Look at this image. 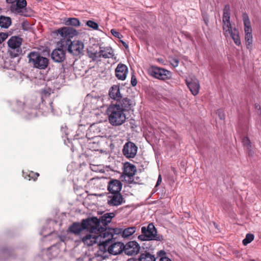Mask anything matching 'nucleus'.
Segmentation results:
<instances>
[{"mask_svg": "<svg viewBox=\"0 0 261 261\" xmlns=\"http://www.w3.org/2000/svg\"><path fill=\"white\" fill-rule=\"evenodd\" d=\"M58 33L63 38L62 39V44L65 45L64 42H66V45H68V51L74 56H79L82 55L84 51V44L79 40L71 41L70 39L76 36L78 32L71 27H65L62 28L57 31Z\"/></svg>", "mask_w": 261, "mask_h": 261, "instance_id": "1", "label": "nucleus"}, {"mask_svg": "<svg viewBox=\"0 0 261 261\" xmlns=\"http://www.w3.org/2000/svg\"><path fill=\"white\" fill-rule=\"evenodd\" d=\"M94 224L90 226L91 229H87V233L81 238L84 245L87 246H92L94 244H98L100 241L103 239L105 230L106 229L100 226V221L96 218Z\"/></svg>", "mask_w": 261, "mask_h": 261, "instance_id": "2", "label": "nucleus"}, {"mask_svg": "<svg viewBox=\"0 0 261 261\" xmlns=\"http://www.w3.org/2000/svg\"><path fill=\"white\" fill-rule=\"evenodd\" d=\"M230 8L229 5H225L223 9L222 17L223 33L225 37H230L237 46H240L241 41L239 31L236 27L232 28L230 21Z\"/></svg>", "mask_w": 261, "mask_h": 261, "instance_id": "3", "label": "nucleus"}, {"mask_svg": "<svg viewBox=\"0 0 261 261\" xmlns=\"http://www.w3.org/2000/svg\"><path fill=\"white\" fill-rule=\"evenodd\" d=\"M109 123L114 126L123 124L126 119V115L118 105H110L107 110Z\"/></svg>", "mask_w": 261, "mask_h": 261, "instance_id": "4", "label": "nucleus"}, {"mask_svg": "<svg viewBox=\"0 0 261 261\" xmlns=\"http://www.w3.org/2000/svg\"><path fill=\"white\" fill-rule=\"evenodd\" d=\"M113 238V233L109 229H106L103 239L98 243L97 250L94 253V257L97 258L98 260H103L109 255L108 247L111 239Z\"/></svg>", "mask_w": 261, "mask_h": 261, "instance_id": "5", "label": "nucleus"}, {"mask_svg": "<svg viewBox=\"0 0 261 261\" xmlns=\"http://www.w3.org/2000/svg\"><path fill=\"white\" fill-rule=\"evenodd\" d=\"M142 234L138 236V239L141 241L156 240L162 241L163 237L157 234V230L152 223H150L147 227L143 226L141 228Z\"/></svg>", "mask_w": 261, "mask_h": 261, "instance_id": "6", "label": "nucleus"}, {"mask_svg": "<svg viewBox=\"0 0 261 261\" xmlns=\"http://www.w3.org/2000/svg\"><path fill=\"white\" fill-rule=\"evenodd\" d=\"M28 63L33 67L39 69H45L49 63V60L42 56L39 52L31 51L27 56Z\"/></svg>", "mask_w": 261, "mask_h": 261, "instance_id": "7", "label": "nucleus"}, {"mask_svg": "<svg viewBox=\"0 0 261 261\" xmlns=\"http://www.w3.org/2000/svg\"><path fill=\"white\" fill-rule=\"evenodd\" d=\"M96 220V217H91L86 219H83L81 223L75 222L73 223L68 228L69 231L75 234H79L82 231L87 230V229H91L90 226L94 224Z\"/></svg>", "mask_w": 261, "mask_h": 261, "instance_id": "8", "label": "nucleus"}, {"mask_svg": "<svg viewBox=\"0 0 261 261\" xmlns=\"http://www.w3.org/2000/svg\"><path fill=\"white\" fill-rule=\"evenodd\" d=\"M243 21L244 26L245 40L246 42V47L250 51L252 48V29L251 25V22L249 16L247 13L243 14Z\"/></svg>", "mask_w": 261, "mask_h": 261, "instance_id": "9", "label": "nucleus"}, {"mask_svg": "<svg viewBox=\"0 0 261 261\" xmlns=\"http://www.w3.org/2000/svg\"><path fill=\"white\" fill-rule=\"evenodd\" d=\"M21 38L17 36H13L8 40V45L10 47L9 51L12 57H16L21 54Z\"/></svg>", "mask_w": 261, "mask_h": 261, "instance_id": "10", "label": "nucleus"}, {"mask_svg": "<svg viewBox=\"0 0 261 261\" xmlns=\"http://www.w3.org/2000/svg\"><path fill=\"white\" fill-rule=\"evenodd\" d=\"M149 72L151 76L161 80H169L172 76L170 71L155 66H151L149 69Z\"/></svg>", "mask_w": 261, "mask_h": 261, "instance_id": "11", "label": "nucleus"}, {"mask_svg": "<svg viewBox=\"0 0 261 261\" xmlns=\"http://www.w3.org/2000/svg\"><path fill=\"white\" fill-rule=\"evenodd\" d=\"M136 171L137 170L135 165L126 162L123 165V174L121 176V178L128 182H132Z\"/></svg>", "mask_w": 261, "mask_h": 261, "instance_id": "12", "label": "nucleus"}, {"mask_svg": "<svg viewBox=\"0 0 261 261\" xmlns=\"http://www.w3.org/2000/svg\"><path fill=\"white\" fill-rule=\"evenodd\" d=\"M138 151V147L136 144L130 141H128L123 146L122 152L123 155L127 159L134 158Z\"/></svg>", "mask_w": 261, "mask_h": 261, "instance_id": "13", "label": "nucleus"}, {"mask_svg": "<svg viewBox=\"0 0 261 261\" xmlns=\"http://www.w3.org/2000/svg\"><path fill=\"white\" fill-rule=\"evenodd\" d=\"M125 200L120 193H110L108 196L107 203L111 206H118L124 204Z\"/></svg>", "mask_w": 261, "mask_h": 261, "instance_id": "14", "label": "nucleus"}, {"mask_svg": "<svg viewBox=\"0 0 261 261\" xmlns=\"http://www.w3.org/2000/svg\"><path fill=\"white\" fill-rule=\"evenodd\" d=\"M140 249L139 244L136 241H132L124 245L123 251L126 255L132 256L137 254Z\"/></svg>", "mask_w": 261, "mask_h": 261, "instance_id": "15", "label": "nucleus"}, {"mask_svg": "<svg viewBox=\"0 0 261 261\" xmlns=\"http://www.w3.org/2000/svg\"><path fill=\"white\" fill-rule=\"evenodd\" d=\"M117 102V103L114 105H118L120 109L123 110L124 112L131 110L136 105L135 100L133 98L128 97L122 98Z\"/></svg>", "mask_w": 261, "mask_h": 261, "instance_id": "16", "label": "nucleus"}, {"mask_svg": "<svg viewBox=\"0 0 261 261\" xmlns=\"http://www.w3.org/2000/svg\"><path fill=\"white\" fill-rule=\"evenodd\" d=\"M186 83L191 93L194 96L197 95L200 90L198 80L194 76H190L186 80Z\"/></svg>", "mask_w": 261, "mask_h": 261, "instance_id": "17", "label": "nucleus"}, {"mask_svg": "<svg viewBox=\"0 0 261 261\" xmlns=\"http://www.w3.org/2000/svg\"><path fill=\"white\" fill-rule=\"evenodd\" d=\"M110 242L108 247L110 254L117 255L123 251V243L120 242H115L113 238L111 239Z\"/></svg>", "mask_w": 261, "mask_h": 261, "instance_id": "18", "label": "nucleus"}, {"mask_svg": "<svg viewBox=\"0 0 261 261\" xmlns=\"http://www.w3.org/2000/svg\"><path fill=\"white\" fill-rule=\"evenodd\" d=\"M27 1L25 0H17L10 6V10L13 13L22 15L27 6Z\"/></svg>", "mask_w": 261, "mask_h": 261, "instance_id": "19", "label": "nucleus"}, {"mask_svg": "<svg viewBox=\"0 0 261 261\" xmlns=\"http://www.w3.org/2000/svg\"><path fill=\"white\" fill-rule=\"evenodd\" d=\"M122 187V184L120 180L111 179L108 182L107 189L110 193H120Z\"/></svg>", "mask_w": 261, "mask_h": 261, "instance_id": "20", "label": "nucleus"}, {"mask_svg": "<svg viewBox=\"0 0 261 261\" xmlns=\"http://www.w3.org/2000/svg\"><path fill=\"white\" fill-rule=\"evenodd\" d=\"M127 72V67L123 64H119L115 69V75L120 80H125Z\"/></svg>", "mask_w": 261, "mask_h": 261, "instance_id": "21", "label": "nucleus"}, {"mask_svg": "<svg viewBox=\"0 0 261 261\" xmlns=\"http://www.w3.org/2000/svg\"><path fill=\"white\" fill-rule=\"evenodd\" d=\"M52 59L56 62H62L65 59V51L62 48L54 49L51 55Z\"/></svg>", "mask_w": 261, "mask_h": 261, "instance_id": "22", "label": "nucleus"}, {"mask_svg": "<svg viewBox=\"0 0 261 261\" xmlns=\"http://www.w3.org/2000/svg\"><path fill=\"white\" fill-rule=\"evenodd\" d=\"M109 96L112 99L118 101L122 98L119 85H113L109 90Z\"/></svg>", "mask_w": 261, "mask_h": 261, "instance_id": "23", "label": "nucleus"}, {"mask_svg": "<svg viewBox=\"0 0 261 261\" xmlns=\"http://www.w3.org/2000/svg\"><path fill=\"white\" fill-rule=\"evenodd\" d=\"M100 53L101 58L105 59L112 58L114 55L113 49L110 46L100 47Z\"/></svg>", "mask_w": 261, "mask_h": 261, "instance_id": "24", "label": "nucleus"}, {"mask_svg": "<svg viewBox=\"0 0 261 261\" xmlns=\"http://www.w3.org/2000/svg\"><path fill=\"white\" fill-rule=\"evenodd\" d=\"M114 217V213H106L101 216L100 220H98L100 221V224L101 223L103 225L106 226L111 222L112 219Z\"/></svg>", "mask_w": 261, "mask_h": 261, "instance_id": "25", "label": "nucleus"}, {"mask_svg": "<svg viewBox=\"0 0 261 261\" xmlns=\"http://www.w3.org/2000/svg\"><path fill=\"white\" fill-rule=\"evenodd\" d=\"M242 143L244 146L246 148L248 151L249 155H252L254 153V151L252 149V146L251 145V142L247 137H244L242 140Z\"/></svg>", "mask_w": 261, "mask_h": 261, "instance_id": "26", "label": "nucleus"}, {"mask_svg": "<svg viewBox=\"0 0 261 261\" xmlns=\"http://www.w3.org/2000/svg\"><path fill=\"white\" fill-rule=\"evenodd\" d=\"M11 24V19L9 17L0 16V27L3 28H8Z\"/></svg>", "mask_w": 261, "mask_h": 261, "instance_id": "27", "label": "nucleus"}, {"mask_svg": "<svg viewBox=\"0 0 261 261\" xmlns=\"http://www.w3.org/2000/svg\"><path fill=\"white\" fill-rule=\"evenodd\" d=\"M136 231V227L135 226L129 227L125 228L122 233V236L124 238H127L133 235Z\"/></svg>", "mask_w": 261, "mask_h": 261, "instance_id": "28", "label": "nucleus"}, {"mask_svg": "<svg viewBox=\"0 0 261 261\" xmlns=\"http://www.w3.org/2000/svg\"><path fill=\"white\" fill-rule=\"evenodd\" d=\"M64 23L66 25H72L74 27L80 25V22L76 18H68L64 20Z\"/></svg>", "mask_w": 261, "mask_h": 261, "instance_id": "29", "label": "nucleus"}, {"mask_svg": "<svg viewBox=\"0 0 261 261\" xmlns=\"http://www.w3.org/2000/svg\"><path fill=\"white\" fill-rule=\"evenodd\" d=\"M139 261H155V258L154 255L149 253L145 252L141 254Z\"/></svg>", "mask_w": 261, "mask_h": 261, "instance_id": "30", "label": "nucleus"}, {"mask_svg": "<svg viewBox=\"0 0 261 261\" xmlns=\"http://www.w3.org/2000/svg\"><path fill=\"white\" fill-rule=\"evenodd\" d=\"M87 54L90 58H91L94 61H98L101 58V54L100 53V50L98 51H92L88 50Z\"/></svg>", "mask_w": 261, "mask_h": 261, "instance_id": "31", "label": "nucleus"}, {"mask_svg": "<svg viewBox=\"0 0 261 261\" xmlns=\"http://www.w3.org/2000/svg\"><path fill=\"white\" fill-rule=\"evenodd\" d=\"M39 175V173H34L33 171H29L28 172H23V176L24 177V178L29 180L31 179H33L34 180H36Z\"/></svg>", "mask_w": 261, "mask_h": 261, "instance_id": "32", "label": "nucleus"}, {"mask_svg": "<svg viewBox=\"0 0 261 261\" xmlns=\"http://www.w3.org/2000/svg\"><path fill=\"white\" fill-rule=\"evenodd\" d=\"M59 250L56 246H52L49 248L46 251L47 255L49 259L54 257L58 254Z\"/></svg>", "mask_w": 261, "mask_h": 261, "instance_id": "33", "label": "nucleus"}, {"mask_svg": "<svg viewBox=\"0 0 261 261\" xmlns=\"http://www.w3.org/2000/svg\"><path fill=\"white\" fill-rule=\"evenodd\" d=\"M52 90L50 88H45L41 92V98L42 102H45V98H47L50 94Z\"/></svg>", "mask_w": 261, "mask_h": 261, "instance_id": "34", "label": "nucleus"}, {"mask_svg": "<svg viewBox=\"0 0 261 261\" xmlns=\"http://www.w3.org/2000/svg\"><path fill=\"white\" fill-rule=\"evenodd\" d=\"M254 239V235L251 233L246 234L245 238L243 240V244L247 245L248 244L252 242Z\"/></svg>", "mask_w": 261, "mask_h": 261, "instance_id": "35", "label": "nucleus"}, {"mask_svg": "<svg viewBox=\"0 0 261 261\" xmlns=\"http://www.w3.org/2000/svg\"><path fill=\"white\" fill-rule=\"evenodd\" d=\"M86 24L89 27H90V28H92L93 30H97L98 29V24L96 22H94V21H93L92 20H88Z\"/></svg>", "mask_w": 261, "mask_h": 261, "instance_id": "36", "label": "nucleus"}, {"mask_svg": "<svg viewBox=\"0 0 261 261\" xmlns=\"http://www.w3.org/2000/svg\"><path fill=\"white\" fill-rule=\"evenodd\" d=\"M170 64L173 67H176L178 65L179 60L177 59H176V58H171L170 60Z\"/></svg>", "mask_w": 261, "mask_h": 261, "instance_id": "37", "label": "nucleus"}, {"mask_svg": "<svg viewBox=\"0 0 261 261\" xmlns=\"http://www.w3.org/2000/svg\"><path fill=\"white\" fill-rule=\"evenodd\" d=\"M111 33L114 37L118 38H121L122 37V35L115 29H112L111 30Z\"/></svg>", "mask_w": 261, "mask_h": 261, "instance_id": "38", "label": "nucleus"}, {"mask_svg": "<svg viewBox=\"0 0 261 261\" xmlns=\"http://www.w3.org/2000/svg\"><path fill=\"white\" fill-rule=\"evenodd\" d=\"M8 37V35L6 33H0V43H2Z\"/></svg>", "mask_w": 261, "mask_h": 261, "instance_id": "39", "label": "nucleus"}, {"mask_svg": "<svg viewBox=\"0 0 261 261\" xmlns=\"http://www.w3.org/2000/svg\"><path fill=\"white\" fill-rule=\"evenodd\" d=\"M217 113H218L220 119H221V120L224 119L225 114H224V112L222 110H218L217 112Z\"/></svg>", "mask_w": 261, "mask_h": 261, "instance_id": "40", "label": "nucleus"}, {"mask_svg": "<svg viewBox=\"0 0 261 261\" xmlns=\"http://www.w3.org/2000/svg\"><path fill=\"white\" fill-rule=\"evenodd\" d=\"M158 255L159 256L161 257V258L162 257H165L166 252L164 250H160L158 252Z\"/></svg>", "mask_w": 261, "mask_h": 261, "instance_id": "41", "label": "nucleus"}, {"mask_svg": "<svg viewBox=\"0 0 261 261\" xmlns=\"http://www.w3.org/2000/svg\"><path fill=\"white\" fill-rule=\"evenodd\" d=\"M131 84L132 86H135L137 85V80L134 76L132 77Z\"/></svg>", "mask_w": 261, "mask_h": 261, "instance_id": "42", "label": "nucleus"}, {"mask_svg": "<svg viewBox=\"0 0 261 261\" xmlns=\"http://www.w3.org/2000/svg\"><path fill=\"white\" fill-rule=\"evenodd\" d=\"M160 261H172L169 258L167 257H162L160 258Z\"/></svg>", "mask_w": 261, "mask_h": 261, "instance_id": "43", "label": "nucleus"}, {"mask_svg": "<svg viewBox=\"0 0 261 261\" xmlns=\"http://www.w3.org/2000/svg\"><path fill=\"white\" fill-rule=\"evenodd\" d=\"M162 182V177L161 175H159L158 179L156 184V186H158Z\"/></svg>", "mask_w": 261, "mask_h": 261, "instance_id": "44", "label": "nucleus"}, {"mask_svg": "<svg viewBox=\"0 0 261 261\" xmlns=\"http://www.w3.org/2000/svg\"><path fill=\"white\" fill-rule=\"evenodd\" d=\"M17 0H6L7 3L11 4L12 5L15 3Z\"/></svg>", "mask_w": 261, "mask_h": 261, "instance_id": "45", "label": "nucleus"}, {"mask_svg": "<svg viewBox=\"0 0 261 261\" xmlns=\"http://www.w3.org/2000/svg\"><path fill=\"white\" fill-rule=\"evenodd\" d=\"M255 109L258 111L260 110V106L258 104L255 105Z\"/></svg>", "mask_w": 261, "mask_h": 261, "instance_id": "46", "label": "nucleus"}, {"mask_svg": "<svg viewBox=\"0 0 261 261\" xmlns=\"http://www.w3.org/2000/svg\"><path fill=\"white\" fill-rule=\"evenodd\" d=\"M204 22L206 24H207L208 23V19L207 18H206V17H204Z\"/></svg>", "mask_w": 261, "mask_h": 261, "instance_id": "47", "label": "nucleus"}, {"mask_svg": "<svg viewBox=\"0 0 261 261\" xmlns=\"http://www.w3.org/2000/svg\"><path fill=\"white\" fill-rule=\"evenodd\" d=\"M121 42H122V43H123V45H124V46L125 47H126H126H128V45L126 44V43H125V42H124V41H121Z\"/></svg>", "mask_w": 261, "mask_h": 261, "instance_id": "48", "label": "nucleus"}, {"mask_svg": "<svg viewBox=\"0 0 261 261\" xmlns=\"http://www.w3.org/2000/svg\"><path fill=\"white\" fill-rule=\"evenodd\" d=\"M49 103L50 104V109L51 110V112H53V106H52L53 102H49Z\"/></svg>", "mask_w": 261, "mask_h": 261, "instance_id": "49", "label": "nucleus"}, {"mask_svg": "<svg viewBox=\"0 0 261 261\" xmlns=\"http://www.w3.org/2000/svg\"><path fill=\"white\" fill-rule=\"evenodd\" d=\"M158 61H159V62H161V63H163V60L162 59H161V58H160V59H158Z\"/></svg>", "mask_w": 261, "mask_h": 261, "instance_id": "50", "label": "nucleus"}, {"mask_svg": "<svg viewBox=\"0 0 261 261\" xmlns=\"http://www.w3.org/2000/svg\"><path fill=\"white\" fill-rule=\"evenodd\" d=\"M127 261H136V260L133 258H131V259H129Z\"/></svg>", "mask_w": 261, "mask_h": 261, "instance_id": "51", "label": "nucleus"}, {"mask_svg": "<svg viewBox=\"0 0 261 261\" xmlns=\"http://www.w3.org/2000/svg\"><path fill=\"white\" fill-rule=\"evenodd\" d=\"M94 126H91V128H90V130H91L92 129H93L94 128Z\"/></svg>", "mask_w": 261, "mask_h": 261, "instance_id": "52", "label": "nucleus"}]
</instances>
